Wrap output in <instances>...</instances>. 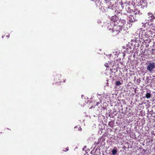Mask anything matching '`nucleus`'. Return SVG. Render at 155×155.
I'll return each mask as SVG.
<instances>
[{
    "label": "nucleus",
    "instance_id": "1",
    "mask_svg": "<svg viewBox=\"0 0 155 155\" xmlns=\"http://www.w3.org/2000/svg\"><path fill=\"white\" fill-rule=\"evenodd\" d=\"M147 69L150 72H152L155 69V63L151 61H149L146 63Z\"/></svg>",
    "mask_w": 155,
    "mask_h": 155
},
{
    "label": "nucleus",
    "instance_id": "2",
    "mask_svg": "<svg viewBox=\"0 0 155 155\" xmlns=\"http://www.w3.org/2000/svg\"><path fill=\"white\" fill-rule=\"evenodd\" d=\"M147 17V20L150 21H152L153 19L155 18V17L153 15V14L150 12L148 13Z\"/></svg>",
    "mask_w": 155,
    "mask_h": 155
},
{
    "label": "nucleus",
    "instance_id": "3",
    "mask_svg": "<svg viewBox=\"0 0 155 155\" xmlns=\"http://www.w3.org/2000/svg\"><path fill=\"white\" fill-rule=\"evenodd\" d=\"M116 27V26H115V27L114 28H113L112 29H111V28H110L109 29V30L111 31V32H113L114 35H117L120 32L118 30V29H116L115 30ZM117 28V29H120L119 27H117V28Z\"/></svg>",
    "mask_w": 155,
    "mask_h": 155
},
{
    "label": "nucleus",
    "instance_id": "4",
    "mask_svg": "<svg viewBox=\"0 0 155 155\" xmlns=\"http://www.w3.org/2000/svg\"><path fill=\"white\" fill-rule=\"evenodd\" d=\"M128 20L130 22H135L137 20L132 15H130L128 18Z\"/></svg>",
    "mask_w": 155,
    "mask_h": 155
},
{
    "label": "nucleus",
    "instance_id": "5",
    "mask_svg": "<svg viewBox=\"0 0 155 155\" xmlns=\"http://www.w3.org/2000/svg\"><path fill=\"white\" fill-rule=\"evenodd\" d=\"M110 19L111 21L115 22H117L118 20V18L116 15H114L112 16L110 18Z\"/></svg>",
    "mask_w": 155,
    "mask_h": 155
},
{
    "label": "nucleus",
    "instance_id": "6",
    "mask_svg": "<svg viewBox=\"0 0 155 155\" xmlns=\"http://www.w3.org/2000/svg\"><path fill=\"white\" fill-rule=\"evenodd\" d=\"M111 152L112 154L113 155H115L116 154L117 151L116 150L114 149L112 150Z\"/></svg>",
    "mask_w": 155,
    "mask_h": 155
},
{
    "label": "nucleus",
    "instance_id": "7",
    "mask_svg": "<svg viewBox=\"0 0 155 155\" xmlns=\"http://www.w3.org/2000/svg\"><path fill=\"white\" fill-rule=\"evenodd\" d=\"M151 97V94L150 93H147L146 94V97L147 98H149Z\"/></svg>",
    "mask_w": 155,
    "mask_h": 155
},
{
    "label": "nucleus",
    "instance_id": "8",
    "mask_svg": "<svg viewBox=\"0 0 155 155\" xmlns=\"http://www.w3.org/2000/svg\"><path fill=\"white\" fill-rule=\"evenodd\" d=\"M115 84H116V85L118 86H120L121 85V82L119 81H117L116 82Z\"/></svg>",
    "mask_w": 155,
    "mask_h": 155
},
{
    "label": "nucleus",
    "instance_id": "9",
    "mask_svg": "<svg viewBox=\"0 0 155 155\" xmlns=\"http://www.w3.org/2000/svg\"><path fill=\"white\" fill-rule=\"evenodd\" d=\"M110 0H105V2L106 3H107L108 5H110L111 2H110Z\"/></svg>",
    "mask_w": 155,
    "mask_h": 155
},
{
    "label": "nucleus",
    "instance_id": "10",
    "mask_svg": "<svg viewBox=\"0 0 155 155\" xmlns=\"http://www.w3.org/2000/svg\"><path fill=\"white\" fill-rule=\"evenodd\" d=\"M139 12L140 11L139 10H136L134 12V14H135V15L139 14Z\"/></svg>",
    "mask_w": 155,
    "mask_h": 155
},
{
    "label": "nucleus",
    "instance_id": "11",
    "mask_svg": "<svg viewBox=\"0 0 155 155\" xmlns=\"http://www.w3.org/2000/svg\"><path fill=\"white\" fill-rule=\"evenodd\" d=\"M99 104H100V103L98 102H97L96 103V105L98 106Z\"/></svg>",
    "mask_w": 155,
    "mask_h": 155
},
{
    "label": "nucleus",
    "instance_id": "12",
    "mask_svg": "<svg viewBox=\"0 0 155 155\" xmlns=\"http://www.w3.org/2000/svg\"><path fill=\"white\" fill-rule=\"evenodd\" d=\"M124 5V4H122L121 5V6L122 7V8H123V5Z\"/></svg>",
    "mask_w": 155,
    "mask_h": 155
},
{
    "label": "nucleus",
    "instance_id": "13",
    "mask_svg": "<svg viewBox=\"0 0 155 155\" xmlns=\"http://www.w3.org/2000/svg\"><path fill=\"white\" fill-rule=\"evenodd\" d=\"M108 64H106V65H105V66L106 67H108V65H107Z\"/></svg>",
    "mask_w": 155,
    "mask_h": 155
},
{
    "label": "nucleus",
    "instance_id": "14",
    "mask_svg": "<svg viewBox=\"0 0 155 155\" xmlns=\"http://www.w3.org/2000/svg\"><path fill=\"white\" fill-rule=\"evenodd\" d=\"M68 148H66V150L67 151H68Z\"/></svg>",
    "mask_w": 155,
    "mask_h": 155
},
{
    "label": "nucleus",
    "instance_id": "15",
    "mask_svg": "<svg viewBox=\"0 0 155 155\" xmlns=\"http://www.w3.org/2000/svg\"><path fill=\"white\" fill-rule=\"evenodd\" d=\"M81 127H80L78 129V130H81Z\"/></svg>",
    "mask_w": 155,
    "mask_h": 155
},
{
    "label": "nucleus",
    "instance_id": "16",
    "mask_svg": "<svg viewBox=\"0 0 155 155\" xmlns=\"http://www.w3.org/2000/svg\"><path fill=\"white\" fill-rule=\"evenodd\" d=\"M132 41H134V40H132Z\"/></svg>",
    "mask_w": 155,
    "mask_h": 155
}]
</instances>
